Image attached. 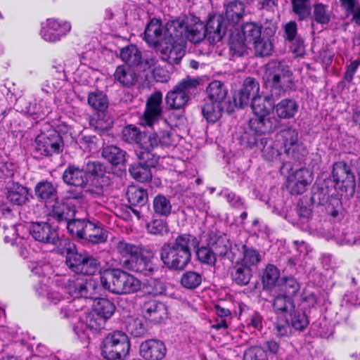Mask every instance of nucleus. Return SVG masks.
<instances>
[{"label": "nucleus", "instance_id": "41", "mask_svg": "<svg viewBox=\"0 0 360 360\" xmlns=\"http://www.w3.org/2000/svg\"><path fill=\"white\" fill-rule=\"evenodd\" d=\"M276 136L278 141L281 142L285 153L289 155L291 148L297 143L298 133L297 130L292 127H288L281 130Z\"/></svg>", "mask_w": 360, "mask_h": 360}, {"label": "nucleus", "instance_id": "64", "mask_svg": "<svg viewBox=\"0 0 360 360\" xmlns=\"http://www.w3.org/2000/svg\"><path fill=\"white\" fill-rule=\"evenodd\" d=\"M25 112L32 116L34 120H42L50 112V109L46 105V103L41 100L39 103L30 105Z\"/></svg>", "mask_w": 360, "mask_h": 360}, {"label": "nucleus", "instance_id": "53", "mask_svg": "<svg viewBox=\"0 0 360 360\" xmlns=\"http://www.w3.org/2000/svg\"><path fill=\"white\" fill-rule=\"evenodd\" d=\"M90 107L98 112H103L108 108V99L102 91L90 92L87 98Z\"/></svg>", "mask_w": 360, "mask_h": 360}, {"label": "nucleus", "instance_id": "12", "mask_svg": "<svg viewBox=\"0 0 360 360\" xmlns=\"http://www.w3.org/2000/svg\"><path fill=\"white\" fill-rule=\"evenodd\" d=\"M259 91V84L257 80L252 77H247L243 82L241 89L233 94V105L238 108L248 106L250 99L257 97Z\"/></svg>", "mask_w": 360, "mask_h": 360}, {"label": "nucleus", "instance_id": "52", "mask_svg": "<svg viewBox=\"0 0 360 360\" xmlns=\"http://www.w3.org/2000/svg\"><path fill=\"white\" fill-rule=\"evenodd\" d=\"M206 39V31H205V24L200 20L191 25H188L186 31V40L193 44L200 43Z\"/></svg>", "mask_w": 360, "mask_h": 360}, {"label": "nucleus", "instance_id": "3", "mask_svg": "<svg viewBox=\"0 0 360 360\" xmlns=\"http://www.w3.org/2000/svg\"><path fill=\"white\" fill-rule=\"evenodd\" d=\"M102 288L115 295H129L139 291L141 282L120 269H108L100 276Z\"/></svg>", "mask_w": 360, "mask_h": 360}, {"label": "nucleus", "instance_id": "24", "mask_svg": "<svg viewBox=\"0 0 360 360\" xmlns=\"http://www.w3.org/2000/svg\"><path fill=\"white\" fill-rule=\"evenodd\" d=\"M62 179L63 182L69 186L84 188L89 182L86 172L78 166L69 165L63 172Z\"/></svg>", "mask_w": 360, "mask_h": 360}, {"label": "nucleus", "instance_id": "11", "mask_svg": "<svg viewBox=\"0 0 360 360\" xmlns=\"http://www.w3.org/2000/svg\"><path fill=\"white\" fill-rule=\"evenodd\" d=\"M162 114V93L160 91H155L146 100L145 109L141 118V124L144 126L153 127L159 122Z\"/></svg>", "mask_w": 360, "mask_h": 360}, {"label": "nucleus", "instance_id": "23", "mask_svg": "<svg viewBox=\"0 0 360 360\" xmlns=\"http://www.w3.org/2000/svg\"><path fill=\"white\" fill-rule=\"evenodd\" d=\"M158 134L148 139L146 142L142 143V145L136 150V155L139 162L147 165L151 168L155 167L158 162V158L153 153V150L158 146Z\"/></svg>", "mask_w": 360, "mask_h": 360}, {"label": "nucleus", "instance_id": "16", "mask_svg": "<svg viewBox=\"0 0 360 360\" xmlns=\"http://www.w3.org/2000/svg\"><path fill=\"white\" fill-rule=\"evenodd\" d=\"M227 23L222 14H210L205 25L206 39L211 44L220 41L225 35Z\"/></svg>", "mask_w": 360, "mask_h": 360}, {"label": "nucleus", "instance_id": "5", "mask_svg": "<svg viewBox=\"0 0 360 360\" xmlns=\"http://www.w3.org/2000/svg\"><path fill=\"white\" fill-rule=\"evenodd\" d=\"M63 148V139L59 131L45 124L34 139L33 153L35 158H49L61 153Z\"/></svg>", "mask_w": 360, "mask_h": 360}, {"label": "nucleus", "instance_id": "28", "mask_svg": "<svg viewBox=\"0 0 360 360\" xmlns=\"http://www.w3.org/2000/svg\"><path fill=\"white\" fill-rule=\"evenodd\" d=\"M65 250V264L72 272L80 274L86 252H79L73 243H68Z\"/></svg>", "mask_w": 360, "mask_h": 360}, {"label": "nucleus", "instance_id": "27", "mask_svg": "<svg viewBox=\"0 0 360 360\" xmlns=\"http://www.w3.org/2000/svg\"><path fill=\"white\" fill-rule=\"evenodd\" d=\"M84 305L81 298L73 299L63 305L59 310L58 318L61 320H66L68 322L80 321L79 312L83 309Z\"/></svg>", "mask_w": 360, "mask_h": 360}, {"label": "nucleus", "instance_id": "63", "mask_svg": "<svg viewBox=\"0 0 360 360\" xmlns=\"http://www.w3.org/2000/svg\"><path fill=\"white\" fill-rule=\"evenodd\" d=\"M140 248L141 247L139 245L122 240L116 243L115 249L117 253L120 255L124 260L131 259L132 256L137 254Z\"/></svg>", "mask_w": 360, "mask_h": 360}, {"label": "nucleus", "instance_id": "60", "mask_svg": "<svg viewBox=\"0 0 360 360\" xmlns=\"http://www.w3.org/2000/svg\"><path fill=\"white\" fill-rule=\"evenodd\" d=\"M252 44L254 45L255 54L257 57H267L274 52L273 43L268 38L260 37Z\"/></svg>", "mask_w": 360, "mask_h": 360}, {"label": "nucleus", "instance_id": "4", "mask_svg": "<svg viewBox=\"0 0 360 360\" xmlns=\"http://www.w3.org/2000/svg\"><path fill=\"white\" fill-rule=\"evenodd\" d=\"M290 68L281 62L269 65L263 76L264 86L271 96H283L292 89L294 82Z\"/></svg>", "mask_w": 360, "mask_h": 360}, {"label": "nucleus", "instance_id": "20", "mask_svg": "<svg viewBox=\"0 0 360 360\" xmlns=\"http://www.w3.org/2000/svg\"><path fill=\"white\" fill-rule=\"evenodd\" d=\"M207 101L221 105L226 107L227 112L233 110V105L227 101L228 89L226 85L220 81L214 80L209 84L206 89Z\"/></svg>", "mask_w": 360, "mask_h": 360}, {"label": "nucleus", "instance_id": "33", "mask_svg": "<svg viewBox=\"0 0 360 360\" xmlns=\"http://www.w3.org/2000/svg\"><path fill=\"white\" fill-rule=\"evenodd\" d=\"M29 188L22 185L15 183L8 188L6 198L13 205L22 206L29 200Z\"/></svg>", "mask_w": 360, "mask_h": 360}, {"label": "nucleus", "instance_id": "6", "mask_svg": "<svg viewBox=\"0 0 360 360\" xmlns=\"http://www.w3.org/2000/svg\"><path fill=\"white\" fill-rule=\"evenodd\" d=\"M331 179L337 193L347 199L351 198L355 192L356 179L351 166L341 160L333 163Z\"/></svg>", "mask_w": 360, "mask_h": 360}, {"label": "nucleus", "instance_id": "21", "mask_svg": "<svg viewBox=\"0 0 360 360\" xmlns=\"http://www.w3.org/2000/svg\"><path fill=\"white\" fill-rule=\"evenodd\" d=\"M141 310L143 316L155 324L160 323L168 316L167 306L163 302L155 300L145 302Z\"/></svg>", "mask_w": 360, "mask_h": 360}, {"label": "nucleus", "instance_id": "25", "mask_svg": "<svg viewBox=\"0 0 360 360\" xmlns=\"http://www.w3.org/2000/svg\"><path fill=\"white\" fill-rule=\"evenodd\" d=\"M34 195L41 203L53 202L58 198L57 186L48 180H41L34 188Z\"/></svg>", "mask_w": 360, "mask_h": 360}, {"label": "nucleus", "instance_id": "31", "mask_svg": "<svg viewBox=\"0 0 360 360\" xmlns=\"http://www.w3.org/2000/svg\"><path fill=\"white\" fill-rule=\"evenodd\" d=\"M224 19L230 24H237L243 18L245 5L240 1H232L224 4Z\"/></svg>", "mask_w": 360, "mask_h": 360}, {"label": "nucleus", "instance_id": "62", "mask_svg": "<svg viewBox=\"0 0 360 360\" xmlns=\"http://www.w3.org/2000/svg\"><path fill=\"white\" fill-rule=\"evenodd\" d=\"M147 231L155 236H162L169 231L168 223L162 219H153L146 224Z\"/></svg>", "mask_w": 360, "mask_h": 360}, {"label": "nucleus", "instance_id": "40", "mask_svg": "<svg viewBox=\"0 0 360 360\" xmlns=\"http://www.w3.org/2000/svg\"><path fill=\"white\" fill-rule=\"evenodd\" d=\"M126 195L129 205L133 206L143 207L148 200L147 190L137 186H129Z\"/></svg>", "mask_w": 360, "mask_h": 360}, {"label": "nucleus", "instance_id": "50", "mask_svg": "<svg viewBox=\"0 0 360 360\" xmlns=\"http://www.w3.org/2000/svg\"><path fill=\"white\" fill-rule=\"evenodd\" d=\"M80 321L85 324L86 328L94 331H100L104 328L106 323V321L93 309L85 312L84 316L81 317Z\"/></svg>", "mask_w": 360, "mask_h": 360}, {"label": "nucleus", "instance_id": "56", "mask_svg": "<svg viewBox=\"0 0 360 360\" xmlns=\"http://www.w3.org/2000/svg\"><path fill=\"white\" fill-rule=\"evenodd\" d=\"M86 219H77L73 218L68 221L67 229L70 235L78 239H82L89 223Z\"/></svg>", "mask_w": 360, "mask_h": 360}, {"label": "nucleus", "instance_id": "30", "mask_svg": "<svg viewBox=\"0 0 360 360\" xmlns=\"http://www.w3.org/2000/svg\"><path fill=\"white\" fill-rule=\"evenodd\" d=\"M272 292L274 295L272 307L276 314H282L283 313L290 314L295 309L293 297L280 293V292H277L276 290Z\"/></svg>", "mask_w": 360, "mask_h": 360}, {"label": "nucleus", "instance_id": "15", "mask_svg": "<svg viewBox=\"0 0 360 360\" xmlns=\"http://www.w3.org/2000/svg\"><path fill=\"white\" fill-rule=\"evenodd\" d=\"M146 252L140 248L137 254L131 259L122 260L123 266L130 271L142 274L144 276H150L154 270V264L151 257L146 255Z\"/></svg>", "mask_w": 360, "mask_h": 360}, {"label": "nucleus", "instance_id": "9", "mask_svg": "<svg viewBox=\"0 0 360 360\" xmlns=\"http://www.w3.org/2000/svg\"><path fill=\"white\" fill-rule=\"evenodd\" d=\"M199 85L198 79L186 76L180 80L172 89L169 91L165 97V103L169 110H180L184 108L189 101L191 91Z\"/></svg>", "mask_w": 360, "mask_h": 360}, {"label": "nucleus", "instance_id": "7", "mask_svg": "<svg viewBox=\"0 0 360 360\" xmlns=\"http://www.w3.org/2000/svg\"><path fill=\"white\" fill-rule=\"evenodd\" d=\"M128 335L122 330L110 332L103 341L102 355L107 360H124L130 350Z\"/></svg>", "mask_w": 360, "mask_h": 360}, {"label": "nucleus", "instance_id": "47", "mask_svg": "<svg viewBox=\"0 0 360 360\" xmlns=\"http://www.w3.org/2000/svg\"><path fill=\"white\" fill-rule=\"evenodd\" d=\"M92 309L107 321L114 314L116 307L108 299L98 298L95 301Z\"/></svg>", "mask_w": 360, "mask_h": 360}, {"label": "nucleus", "instance_id": "45", "mask_svg": "<svg viewBox=\"0 0 360 360\" xmlns=\"http://www.w3.org/2000/svg\"><path fill=\"white\" fill-rule=\"evenodd\" d=\"M153 209L158 216L167 217L172 213V206L169 198L158 194L153 200Z\"/></svg>", "mask_w": 360, "mask_h": 360}, {"label": "nucleus", "instance_id": "39", "mask_svg": "<svg viewBox=\"0 0 360 360\" xmlns=\"http://www.w3.org/2000/svg\"><path fill=\"white\" fill-rule=\"evenodd\" d=\"M101 154L104 159L114 166L126 162V151L114 145L103 148Z\"/></svg>", "mask_w": 360, "mask_h": 360}, {"label": "nucleus", "instance_id": "57", "mask_svg": "<svg viewBox=\"0 0 360 360\" xmlns=\"http://www.w3.org/2000/svg\"><path fill=\"white\" fill-rule=\"evenodd\" d=\"M80 274L94 275L101 270V262L88 252H85Z\"/></svg>", "mask_w": 360, "mask_h": 360}, {"label": "nucleus", "instance_id": "8", "mask_svg": "<svg viewBox=\"0 0 360 360\" xmlns=\"http://www.w3.org/2000/svg\"><path fill=\"white\" fill-rule=\"evenodd\" d=\"M208 245L211 246L217 256L227 259L232 263L239 264L240 260V245L233 244L227 234L219 231H212L208 233Z\"/></svg>", "mask_w": 360, "mask_h": 360}, {"label": "nucleus", "instance_id": "59", "mask_svg": "<svg viewBox=\"0 0 360 360\" xmlns=\"http://www.w3.org/2000/svg\"><path fill=\"white\" fill-rule=\"evenodd\" d=\"M180 283L184 288L195 289L202 283V275L194 271H186L181 275Z\"/></svg>", "mask_w": 360, "mask_h": 360}, {"label": "nucleus", "instance_id": "19", "mask_svg": "<svg viewBox=\"0 0 360 360\" xmlns=\"http://www.w3.org/2000/svg\"><path fill=\"white\" fill-rule=\"evenodd\" d=\"M76 214L75 206L72 202H68V198L58 200V198L53 201L51 210L48 216L58 224L67 223L75 218Z\"/></svg>", "mask_w": 360, "mask_h": 360}, {"label": "nucleus", "instance_id": "32", "mask_svg": "<svg viewBox=\"0 0 360 360\" xmlns=\"http://www.w3.org/2000/svg\"><path fill=\"white\" fill-rule=\"evenodd\" d=\"M113 77L115 80L125 87L134 86L138 79V75L131 67L126 65H118L115 69Z\"/></svg>", "mask_w": 360, "mask_h": 360}, {"label": "nucleus", "instance_id": "26", "mask_svg": "<svg viewBox=\"0 0 360 360\" xmlns=\"http://www.w3.org/2000/svg\"><path fill=\"white\" fill-rule=\"evenodd\" d=\"M157 134L155 132L141 131L136 126L128 124L122 131V139L127 143L136 144L139 148L143 141L146 142Z\"/></svg>", "mask_w": 360, "mask_h": 360}, {"label": "nucleus", "instance_id": "55", "mask_svg": "<svg viewBox=\"0 0 360 360\" xmlns=\"http://www.w3.org/2000/svg\"><path fill=\"white\" fill-rule=\"evenodd\" d=\"M290 319L289 321L291 328L297 331L304 330L309 324V320L305 312L295 310L290 314Z\"/></svg>", "mask_w": 360, "mask_h": 360}, {"label": "nucleus", "instance_id": "1", "mask_svg": "<svg viewBox=\"0 0 360 360\" xmlns=\"http://www.w3.org/2000/svg\"><path fill=\"white\" fill-rule=\"evenodd\" d=\"M200 240L188 233L179 234L172 242L163 243L160 249V258L170 271H182L191 261L192 247H197Z\"/></svg>", "mask_w": 360, "mask_h": 360}, {"label": "nucleus", "instance_id": "34", "mask_svg": "<svg viewBox=\"0 0 360 360\" xmlns=\"http://www.w3.org/2000/svg\"><path fill=\"white\" fill-rule=\"evenodd\" d=\"M120 57L126 65L137 67L142 63V54L136 45L131 44L120 49Z\"/></svg>", "mask_w": 360, "mask_h": 360}, {"label": "nucleus", "instance_id": "48", "mask_svg": "<svg viewBox=\"0 0 360 360\" xmlns=\"http://www.w3.org/2000/svg\"><path fill=\"white\" fill-rule=\"evenodd\" d=\"M262 26L255 22H247L242 25L241 32L244 41L252 44L262 35Z\"/></svg>", "mask_w": 360, "mask_h": 360}, {"label": "nucleus", "instance_id": "49", "mask_svg": "<svg viewBox=\"0 0 360 360\" xmlns=\"http://www.w3.org/2000/svg\"><path fill=\"white\" fill-rule=\"evenodd\" d=\"M129 172L139 182H149L152 179L151 167L139 162L131 165Z\"/></svg>", "mask_w": 360, "mask_h": 360}, {"label": "nucleus", "instance_id": "46", "mask_svg": "<svg viewBox=\"0 0 360 360\" xmlns=\"http://www.w3.org/2000/svg\"><path fill=\"white\" fill-rule=\"evenodd\" d=\"M195 249L197 260L202 264L214 266L217 262V255L210 245H198L192 247Z\"/></svg>", "mask_w": 360, "mask_h": 360}, {"label": "nucleus", "instance_id": "44", "mask_svg": "<svg viewBox=\"0 0 360 360\" xmlns=\"http://www.w3.org/2000/svg\"><path fill=\"white\" fill-rule=\"evenodd\" d=\"M300 290V283L292 276H283L277 284V292L294 297Z\"/></svg>", "mask_w": 360, "mask_h": 360}, {"label": "nucleus", "instance_id": "14", "mask_svg": "<svg viewBox=\"0 0 360 360\" xmlns=\"http://www.w3.org/2000/svg\"><path fill=\"white\" fill-rule=\"evenodd\" d=\"M70 29V24L66 21L49 18L41 28V34L45 41L56 43L65 36Z\"/></svg>", "mask_w": 360, "mask_h": 360}, {"label": "nucleus", "instance_id": "54", "mask_svg": "<svg viewBox=\"0 0 360 360\" xmlns=\"http://www.w3.org/2000/svg\"><path fill=\"white\" fill-rule=\"evenodd\" d=\"M332 11L328 9V6L318 2L313 6V20L320 25H328L331 20Z\"/></svg>", "mask_w": 360, "mask_h": 360}, {"label": "nucleus", "instance_id": "36", "mask_svg": "<svg viewBox=\"0 0 360 360\" xmlns=\"http://www.w3.org/2000/svg\"><path fill=\"white\" fill-rule=\"evenodd\" d=\"M274 101L270 96H258L251 102L253 115H271L274 109Z\"/></svg>", "mask_w": 360, "mask_h": 360}, {"label": "nucleus", "instance_id": "61", "mask_svg": "<svg viewBox=\"0 0 360 360\" xmlns=\"http://www.w3.org/2000/svg\"><path fill=\"white\" fill-rule=\"evenodd\" d=\"M241 248L240 262L243 261L242 264L250 267L259 262L260 255L257 250L248 247L246 245H243Z\"/></svg>", "mask_w": 360, "mask_h": 360}, {"label": "nucleus", "instance_id": "37", "mask_svg": "<svg viewBox=\"0 0 360 360\" xmlns=\"http://www.w3.org/2000/svg\"><path fill=\"white\" fill-rule=\"evenodd\" d=\"M259 149L261 150L262 156L266 162L277 161L281 155L277 144L271 138H261Z\"/></svg>", "mask_w": 360, "mask_h": 360}, {"label": "nucleus", "instance_id": "17", "mask_svg": "<svg viewBox=\"0 0 360 360\" xmlns=\"http://www.w3.org/2000/svg\"><path fill=\"white\" fill-rule=\"evenodd\" d=\"M280 120L272 115H253L250 118V129L257 135L270 134L279 127Z\"/></svg>", "mask_w": 360, "mask_h": 360}, {"label": "nucleus", "instance_id": "43", "mask_svg": "<svg viewBox=\"0 0 360 360\" xmlns=\"http://www.w3.org/2000/svg\"><path fill=\"white\" fill-rule=\"evenodd\" d=\"M82 239L92 244H99L106 241L107 236L100 226L89 221Z\"/></svg>", "mask_w": 360, "mask_h": 360}, {"label": "nucleus", "instance_id": "18", "mask_svg": "<svg viewBox=\"0 0 360 360\" xmlns=\"http://www.w3.org/2000/svg\"><path fill=\"white\" fill-rule=\"evenodd\" d=\"M165 26L160 18H152L147 23L144 32L143 40L152 48H162L164 39Z\"/></svg>", "mask_w": 360, "mask_h": 360}, {"label": "nucleus", "instance_id": "10", "mask_svg": "<svg viewBox=\"0 0 360 360\" xmlns=\"http://www.w3.org/2000/svg\"><path fill=\"white\" fill-rule=\"evenodd\" d=\"M292 165L290 162H283L280 167L282 175L286 176V186L291 195L302 194L311 183L313 176L307 168H300L292 172Z\"/></svg>", "mask_w": 360, "mask_h": 360}, {"label": "nucleus", "instance_id": "22", "mask_svg": "<svg viewBox=\"0 0 360 360\" xmlns=\"http://www.w3.org/2000/svg\"><path fill=\"white\" fill-rule=\"evenodd\" d=\"M139 352L146 360H162L166 354L165 343L158 339H148L140 345Z\"/></svg>", "mask_w": 360, "mask_h": 360}, {"label": "nucleus", "instance_id": "38", "mask_svg": "<svg viewBox=\"0 0 360 360\" xmlns=\"http://www.w3.org/2000/svg\"><path fill=\"white\" fill-rule=\"evenodd\" d=\"M274 108L279 118L290 119L297 112L298 104L294 99L285 98L274 105Z\"/></svg>", "mask_w": 360, "mask_h": 360}, {"label": "nucleus", "instance_id": "42", "mask_svg": "<svg viewBox=\"0 0 360 360\" xmlns=\"http://www.w3.org/2000/svg\"><path fill=\"white\" fill-rule=\"evenodd\" d=\"M224 110H226V107L205 99L202 114L208 122L214 123L220 119Z\"/></svg>", "mask_w": 360, "mask_h": 360}, {"label": "nucleus", "instance_id": "51", "mask_svg": "<svg viewBox=\"0 0 360 360\" xmlns=\"http://www.w3.org/2000/svg\"><path fill=\"white\" fill-rule=\"evenodd\" d=\"M231 276L234 283L243 286L249 283L252 277V270L250 267L243 264L236 266L231 272Z\"/></svg>", "mask_w": 360, "mask_h": 360}, {"label": "nucleus", "instance_id": "2", "mask_svg": "<svg viewBox=\"0 0 360 360\" xmlns=\"http://www.w3.org/2000/svg\"><path fill=\"white\" fill-rule=\"evenodd\" d=\"M188 25L185 20L176 18L165 25L164 43L159 50L162 61L174 65L180 63L185 55Z\"/></svg>", "mask_w": 360, "mask_h": 360}, {"label": "nucleus", "instance_id": "58", "mask_svg": "<svg viewBox=\"0 0 360 360\" xmlns=\"http://www.w3.org/2000/svg\"><path fill=\"white\" fill-rule=\"evenodd\" d=\"M292 11L299 21L306 20L311 15L310 0H291Z\"/></svg>", "mask_w": 360, "mask_h": 360}, {"label": "nucleus", "instance_id": "35", "mask_svg": "<svg viewBox=\"0 0 360 360\" xmlns=\"http://www.w3.org/2000/svg\"><path fill=\"white\" fill-rule=\"evenodd\" d=\"M280 271L274 264H268L264 269L262 277L263 289L274 292L277 289V284L280 281Z\"/></svg>", "mask_w": 360, "mask_h": 360}, {"label": "nucleus", "instance_id": "29", "mask_svg": "<svg viewBox=\"0 0 360 360\" xmlns=\"http://www.w3.org/2000/svg\"><path fill=\"white\" fill-rule=\"evenodd\" d=\"M86 176L92 181H101L102 184H110V179L107 176L106 167L99 161H89L86 166Z\"/></svg>", "mask_w": 360, "mask_h": 360}, {"label": "nucleus", "instance_id": "13", "mask_svg": "<svg viewBox=\"0 0 360 360\" xmlns=\"http://www.w3.org/2000/svg\"><path fill=\"white\" fill-rule=\"evenodd\" d=\"M29 232L34 240L44 244L56 245L59 239L57 230L46 221L32 222Z\"/></svg>", "mask_w": 360, "mask_h": 360}]
</instances>
